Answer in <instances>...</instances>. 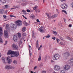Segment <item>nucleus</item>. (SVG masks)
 I'll return each instance as SVG.
<instances>
[{"label": "nucleus", "mask_w": 73, "mask_h": 73, "mask_svg": "<svg viewBox=\"0 0 73 73\" xmlns=\"http://www.w3.org/2000/svg\"><path fill=\"white\" fill-rule=\"evenodd\" d=\"M7 55H9V54H13L15 56H18L19 55V52L17 51L14 52L11 50H9L7 53Z\"/></svg>", "instance_id": "obj_1"}, {"label": "nucleus", "mask_w": 73, "mask_h": 73, "mask_svg": "<svg viewBox=\"0 0 73 73\" xmlns=\"http://www.w3.org/2000/svg\"><path fill=\"white\" fill-rule=\"evenodd\" d=\"M45 15H47L49 20H50L51 19H54V18H56L57 17V15L56 14H54L51 16H50V15L48 13H46Z\"/></svg>", "instance_id": "obj_2"}, {"label": "nucleus", "mask_w": 73, "mask_h": 73, "mask_svg": "<svg viewBox=\"0 0 73 73\" xmlns=\"http://www.w3.org/2000/svg\"><path fill=\"white\" fill-rule=\"evenodd\" d=\"M60 57V55L58 54H55L53 55V60H58Z\"/></svg>", "instance_id": "obj_3"}, {"label": "nucleus", "mask_w": 73, "mask_h": 73, "mask_svg": "<svg viewBox=\"0 0 73 73\" xmlns=\"http://www.w3.org/2000/svg\"><path fill=\"white\" fill-rule=\"evenodd\" d=\"M3 28L0 27V42H2L3 40H2V38L1 36H3V33L2 31H3Z\"/></svg>", "instance_id": "obj_4"}, {"label": "nucleus", "mask_w": 73, "mask_h": 73, "mask_svg": "<svg viewBox=\"0 0 73 73\" xmlns=\"http://www.w3.org/2000/svg\"><path fill=\"white\" fill-rule=\"evenodd\" d=\"M54 68V70H56V71H58V70L61 69L60 66L57 65H55Z\"/></svg>", "instance_id": "obj_5"}, {"label": "nucleus", "mask_w": 73, "mask_h": 73, "mask_svg": "<svg viewBox=\"0 0 73 73\" xmlns=\"http://www.w3.org/2000/svg\"><path fill=\"white\" fill-rule=\"evenodd\" d=\"M70 54L68 52H64L63 54V56L64 58H66L67 57H68Z\"/></svg>", "instance_id": "obj_6"}, {"label": "nucleus", "mask_w": 73, "mask_h": 73, "mask_svg": "<svg viewBox=\"0 0 73 73\" xmlns=\"http://www.w3.org/2000/svg\"><path fill=\"white\" fill-rule=\"evenodd\" d=\"M15 23L18 25V26H21L22 25L23 23L22 21L20 20H18L15 22Z\"/></svg>", "instance_id": "obj_7"}, {"label": "nucleus", "mask_w": 73, "mask_h": 73, "mask_svg": "<svg viewBox=\"0 0 73 73\" xmlns=\"http://www.w3.org/2000/svg\"><path fill=\"white\" fill-rule=\"evenodd\" d=\"M63 68L65 70H68L70 68V66L68 65H66L63 66Z\"/></svg>", "instance_id": "obj_8"}, {"label": "nucleus", "mask_w": 73, "mask_h": 73, "mask_svg": "<svg viewBox=\"0 0 73 73\" xmlns=\"http://www.w3.org/2000/svg\"><path fill=\"white\" fill-rule=\"evenodd\" d=\"M60 7L61 8L64 9L67 8L68 7V5H67L66 3H64L61 5Z\"/></svg>", "instance_id": "obj_9"}, {"label": "nucleus", "mask_w": 73, "mask_h": 73, "mask_svg": "<svg viewBox=\"0 0 73 73\" xmlns=\"http://www.w3.org/2000/svg\"><path fill=\"white\" fill-rule=\"evenodd\" d=\"M4 32V37H5V38H8V33L9 31H7V30H5Z\"/></svg>", "instance_id": "obj_10"}, {"label": "nucleus", "mask_w": 73, "mask_h": 73, "mask_svg": "<svg viewBox=\"0 0 73 73\" xmlns=\"http://www.w3.org/2000/svg\"><path fill=\"white\" fill-rule=\"evenodd\" d=\"M38 30L39 31H40V32H41V33H44V32H45V30L44 29V28H43L42 26H41L40 28H39Z\"/></svg>", "instance_id": "obj_11"}, {"label": "nucleus", "mask_w": 73, "mask_h": 73, "mask_svg": "<svg viewBox=\"0 0 73 73\" xmlns=\"http://www.w3.org/2000/svg\"><path fill=\"white\" fill-rule=\"evenodd\" d=\"M11 47L13 49H18V46L15 44H13L11 46Z\"/></svg>", "instance_id": "obj_12"}, {"label": "nucleus", "mask_w": 73, "mask_h": 73, "mask_svg": "<svg viewBox=\"0 0 73 73\" xmlns=\"http://www.w3.org/2000/svg\"><path fill=\"white\" fill-rule=\"evenodd\" d=\"M10 25L11 26V28L14 29H15L17 27L16 25L13 24H11Z\"/></svg>", "instance_id": "obj_13"}, {"label": "nucleus", "mask_w": 73, "mask_h": 73, "mask_svg": "<svg viewBox=\"0 0 73 73\" xmlns=\"http://www.w3.org/2000/svg\"><path fill=\"white\" fill-rule=\"evenodd\" d=\"M7 31L9 32L10 31V28H9V25L7 24L6 26V30Z\"/></svg>", "instance_id": "obj_14"}, {"label": "nucleus", "mask_w": 73, "mask_h": 73, "mask_svg": "<svg viewBox=\"0 0 73 73\" xmlns=\"http://www.w3.org/2000/svg\"><path fill=\"white\" fill-rule=\"evenodd\" d=\"M17 40V36L16 35H15L13 36V40L15 42H16Z\"/></svg>", "instance_id": "obj_15"}, {"label": "nucleus", "mask_w": 73, "mask_h": 73, "mask_svg": "<svg viewBox=\"0 0 73 73\" xmlns=\"http://www.w3.org/2000/svg\"><path fill=\"white\" fill-rule=\"evenodd\" d=\"M7 60L8 64H11L12 63V60L11 59H9V57L8 56L7 58Z\"/></svg>", "instance_id": "obj_16"}, {"label": "nucleus", "mask_w": 73, "mask_h": 73, "mask_svg": "<svg viewBox=\"0 0 73 73\" xmlns=\"http://www.w3.org/2000/svg\"><path fill=\"white\" fill-rule=\"evenodd\" d=\"M6 58H2V61L3 63V64H5L7 63V62H6Z\"/></svg>", "instance_id": "obj_17"}, {"label": "nucleus", "mask_w": 73, "mask_h": 73, "mask_svg": "<svg viewBox=\"0 0 73 73\" xmlns=\"http://www.w3.org/2000/svg\"><path fill=\"white\" fill-rule=\"evenodd\" d=\"M5 69H11V65H7L5 67Z\"/></svg>", "instance_id": "obj_18"}, {"label": "nucleus", "mask_w": 73, "mask_h": 73, "mask_svg": "<svg viewBox=\"0 0 73 73\" xmlns=\"http://www.w3.org/2000/svg\"><path fill=\"white\" fill-rule=\"evenodd\" d=\"M27 4H28V3H27V2H25L22 3L21 5H22V6H25V5H27Z\"/></svg>", "instance_id": "obj_19"}, {"label": "nucleus", "mask_w": 73, "mask_h": 73, "mask_svg": "<svg viewBox=\"0 0 73 73\" xmlns=\"http://www.w3.org/2000/svg\"><path fill=\"white\" fill-rule=\"evenodd\" d=\"M36 47L37 48H38L39 47V45H38V40H37L36 42Z\"/></svg>", "instance_id": "obj_20"}, {"label": "nucleus", "mask_w": 73, "mask_h": 73, "mask_svg": "<svg viewBox=\"0 0 73 73\" xmlns=\"http://www.w3.org/2000/svg\"><path fill=\"white\" fill-rule=\"evenodd\" d=\"M23 24L25 26H27V25H29L28 23H27L26 22V21H24L23 22Z\"/></svg>", "instance_id": "obj_21"}, {"label": "nucleus", "mask_w": 73, "mask_h": 73, "mask_svg": "<svg viewBox=\"0 0 73 73\" xmlns=\"http://www.w3.org/2000/svg\"><path fill=\"white\" fill-rule=\"evenodd\" d=\"M32 37L33 38H36L35 36V33L33 31L32 33Z\"/></svg>", "instance_id": "obj_22"}, {"label": "nucleus", "mask_w": 73, "mask_h": 73, "mask_svg": "<svg viewBox=\"0 0 73 73\" xmlns=\"http://www.w3.org/2000/svg\"><path fill=\"white\" fill-rule=\"evenodd\" d=\"M17 34L18 37L19 38H21V33H18Z\"/></svg>", "instance_id": "obj_23"}, {"label": "nucleus", "mask_w": 73, "mask_h": 73, "mask_svg": "<svg viewBox=\"0 0 73 73\" xmlns=\"http://www.w3.org/2000/svg\"><path fill=\"white\" fill-rule=\"evenodd\" d=\"M37 8H38V6H35L33 8V9L34 11H36L37 10Z\"/></svg>", "instance_id": "obj_24"}, {"label": "nucleus", "mask_w": 73, "mask_h": 73, "mask_svg": "<svg viewBox=\"0 0 73 73\" xmlns=\"http://www.w3.org/2000/svg\"><path fill=\"white\" fill-rule=\"evenodd\" d=\"M17 61L16 60H14L13 61V64L15 65H17Z\"/></svg>", "instance_id": "obj_25"}, {"label": "nucleus", "mask_w": 73, "mask_h": 73, "mask_svg": "<svg viewBox=\"0 0 73 73\" xmlns=\"http://www.w3.org/2000/svg\"><path fill=\"white\" fill-rule=\"evenodd\" d=\"M22 31L23 32H25L26 31V28L25 27H23L22 29Z\"/></svg>", "instance_id": "obj_26"}, {"label": "nucleus", "mask_w": 73, "mask_h": 73, "mask_svg": "<svg viewBox=\"0 0 73 73\" xmlns=\"http://www.w3.org/2000/svg\"><path fill=\"white\" fill-rule=\"evenodd\" d=\"M0 14H3V12H4V10L3 9H1L0 10Z\"/></svg>", "instance_id": "obj_27"}, {"label": "nucleus", "mask_w": 73, "mask_h": 73, "mask_svg": "<svg viewBox=\"0 0 73 73\" xmlns=\"http://www.w3.org/2000/svg\"><path fill=\"white\" fill-rule=\"evenodd\" d=\"M24 40L23 38H22L20 40V41H19V44H22V42L21 41L22 40Z\"/></svg>", "instance_id": "obj_28"}, {"label": "nucleus", "mask_w": 73, "mask_h": 73, "mask_svg": "<svg viewBox=\"0 0 73 73\" xmlns=\"http://www.w3.org/2000/svg\"><path fill=\"white\" fill-rule=\"evenodd\" d=\"M15 69V67L14 66H11L10 69Z\"/></svg>", "instance_id": "obj_29"}, {"label": "nucleus", "mask_w": 73, "mask_h": 73, "mask_svg": "<svg viewBox=\"0 0 73 73\" xmlns=\"http://www.w3.org/2000/svg\"><path fill=\"white\" fill-rule=\"evenodd\" d=\"M60 72V73H65V71L64 70H61Z\"/></svg>", "instance_id": "obj_30"}, {"label": "nucleus", "mask_w": 73, "mask_h": 73, "mask_svg": "<svg viewBox=\"0 0 73 73\" xmlns=\"http://www.w3.org/2000/svg\"><path fill=\"white\" fill-rule=\"evenodd\" d=\"M50 35H47L45 37H46V38H49L50 37Z\"/></svg>", "instance_id": "obj_31"}, {"label": "nucleus", "mask_w": 73, "mask_h": 73, "mask_svg": "<svg viewBox=\"0 0 73 73\" xmlns=\"http://www.w3.org/2000/svg\"><path fill=\"white\" fill-rule=\"evenodd\" d=\"M30 17L31 19H34V18H35V16H34V15L32 14L31 16Z\"/></svg>", "instance_id": "obj_32"}, {"label": "nucleus", "mask_w": 73, "mask_h": 73, "mask_svg": "<svg viewBox=\"0 0 73 73\" xmlns=\"http://www.w3.org/2000/svg\"><path fill=\"white\" fill-rule=\"evenodd\" d=\"M62 11L63 12H64L65 13L66 15H67V13H66V11L62 10Z\"/></svg>", "instance_id": "obj_33"}, {"label": "nucleus", "mask_w": 73, "mask_h": 73, "mask_svg": "<svg viewBox=\"0 0 73 73\" xmlns=\"http://www.w3.org/2000/svg\"><path fill=\"white\" fill-rule=\"evenodd\" d=\"M69 63H70V62H73V59H70V60H69Z\"/></svg>", "instance_id": "obj_34"}, {"label": "nucleus", "mask_w": 73, "mask_h": 73, "mask_svg": "<svg viewBox=\"0 0 73 73\" xmlns=\"http://www.w3.org/2000/svg\"><path fill=\"white\" fill-rule=\"evenodd\" d=\"M22 35L23 36H26V35H27V34H26V33H22Z\"/></svg>", "instance_id": "obj_35"}, {"label": "nucleus", "mask_w": 73, "mask_h": 73, "mask_svg": "<svg viewBox=\"0 0 73 73\" xmlns=\"http://www.w3.org/2000/svg\"><path fill=\"white\" fill-rule=\"evenodd\" d=\"M7 3V0H4L2 2L3 4H5Z\"/></svg>", "instance_id": "obj_36"}, {"label": "nucleus", "mask_w": 73, "mask_h": 73, "mask_svg": "<svg viewBox=\"0 0 73 73\" xmlns=\"http://www.w3.org/2000/svg\"><path fill=\"white\" fill-rule=\"evenodd\" d=\"M41 56H39V57L38 58V61H41Z\"/></svg>", "instance_id": "obj_37"}, {"label": "nucleus", "mask_w": 73, "mask_h": 73, "mask_svg": "<svg viewBox=\"0 0 73 73\" xmlns=\"http://www.w3.org/2000/svg\"><path fill=\"white\" fill-rule=\"evenodd\" d=\"M10 17H15V18H16V17L15 16H13V15H10Z\"/></svg>", "instance_id": "obj_38"}, {"label": "nucleus", "mask_w": 73, "mask_h": 73, "mask_svg": "<svg viewBox=\"0 0 73 73\" xmlns=\"http://www.w3.org/2000/svg\"><path fill=\"white\" fill-rule=\"evenodd\" d=\"M29 4H34V2L31 1L29 2Z\"/></svg>", "instance_id": "obj_39"}, {"label": "nucleus", "mask_w": 73, "mask_h": 73, "mask_svg": "<svg viewBox=\"0 0 73 73\" xmlns=\"http://www.w3.org/2000/svg\"><path fill=\"white\" fill-rule=\"evenodd\" d=\"M5 8H8V6L7 5H5Z\"/></svg>", "instance_id": "obj_40"}, {"label": "nucleus", "mask_w": 73, "mask_h": 73, "mask_svg": "<svg viewBox=\"0 0 73 73\" xmlns=\"http://www.w3.org/2000/svg\"><path fill=\"white\" fill-rule=\"evenodd\" d=\"M53 33L54 35H57V32L54 31L53 32Z\"/></svg>", "instance_id": "obj_41"}, {"label": "nucleus", "mask_w": 73, "mask_h": 73, "mask_svg": "<svg viewBox=\"0 0 73 73\" xmlns=\"http://www.w3.org/2000/svg\"><path fill=\"white\" fill-rule=\"evenodd\" d=\"M40 11L39 9H37L36 10V13H38V12H40Z\"/></svg>", "instance_id": "obj_42"}, {"label": "nucleus", "mask_w": 73, "mask_h": 73, "mask_svg": "<svg viewBox=\"0 0 73 73\" xmlns=\"http://www.w3.org/2000/svg\"><path fill=\"white\" fill-rule=\"evenodd\" d=\"M22 12L23 13V14H25L26 13V11L24 10H22Z\"/></svg>", "instance_id": "obj_43"}, {"label": "nucleus", "mask_w": 73, "mask_h": 73, "mask_svg": "<svg viewBox=\"0 0 73 73\" xmlns=\"http://www.w3.org/2000/svg\"><path fill=\"white\" fill-rule=\"evenodd\" d=\"M67 39H68L69 40H71V38H70V37H69V36H67Z\"/></svg>", "instance_id": "obj_44"}, {"label": "nucleus", "mask_w": 73, "mask_h": 73, "mask_svg": "<svg viewBox=\"0 0 73 73\" xmlns=\"http://www.w3.org/2000/svg\"><path fill=\"white\" fill-rule=\"evenodd\" d=\"M52 38L53 39V40H56V37L54 36H53L52 37Z\"/></svg>", "instance_id": "obj_45"}, {"label": "nucleus", "mask_w": 73, "mask_h": 73, "mask_svg": "<svg viewBox=\"0 0 73 73\" xmlns=\"http://www.w3.org/2000/svg\"><path fill=\"white\" fill-rule=\"evenodd\" d=\"M56 41H57V42L58 43L59 42V41H60V40L58 38H57L56 39Z\"/></svg>", "instance_id": "obj_46"}, {"label": "nucleus", "mask_w": 73, "mask_h": 73, "mask_svg": "<svg viewBox=\"0 0 73 73\" xmlns=\"http://www.w3.org/2000/svg\"><path fill=\"white\" fill-rule=\"evenodd\" d=\"M70 64L71 65H72V66H73V61L72 62H71L70 63Z\"/></svg>", "instance_id": "obj_47"}, {"label": "nucleus", "mask_w": 73, "mask_h": 73, "mask_svg": "<svg viewBox=\"0 0 73 73\" xmlns=\"http://www.w3.org/2000/svg\"><path fill=\"white\" fill-rule=\"evenodd\" d=\"M41 73H46V71L44 70L42 71Z\"/></svg>", "instance_id": "obj_48"}, {"label": "nucleus", "mask_w": 73, "mask_h": 73, "mask_svg": "<svg viewBox=\"0 0 73 73\" xmlns=\"http://www.w3.org/2000/svg\"><path fill=\"white\" fill-rule=\"evenodd\" d=\"M7 42H8V41H7V40L5 41V44H4V45H6V44H7Z\"/></svg>", "instance_id": "obj_49"}, {"label": "nucleus", "mask_w": 73, "mask_h": 73, "mask_svg": "<svg viewBox=\"0 0 73 73\" xmlns=\"http://www.w3.org/2000/svg\"><path fill=\"white\" fill-rule=\"evenodd\" d=\"M60 44L61 45H65V44H64L63 42H60Z\"/></svg>", "instance_id": "obj_50"}, {"label": "nucleus", "mask_w": 73, "mask_h": 73, "mask_svg": "<svg viewBox=\"0 0 73 73\" xmlns=\"http://www.w3.org/2000/svg\"><path fill=\"white\" fill-rule=\"evenodd\" d=\"M37 66H35L34 68V70H35V69H36V68H37Z\"/></svg>", "instance_id": "obj_51"}, {"label": "nucleus", "mask_w": 73, "mask_h": 73, "mask_svg": "<svg viewBox=\"0 0 73 73\" xmlns=\"http://www.w3.org/2000/svg\"><path fill=\"white\" fill-rule=\"evenodd\" d=\"M27 12H30V10L29 9L27 10Z\"/></svg>", "instance_id": "obj_52"}, {"label": "nucleus", "mask_w": 73, "mask_h": 73, "mask_svg": "<svg viewBox=\"0 0 73 73\" xmlns=\"http://www.w3.org/2000/svg\"><path fill=\"white\" fill-rule=\"evenodd\" d=\"M36 21L38 23H39V22H40V21L38 19L36 20Z\"/></svg>", "instance_id": "obj_53"}, {"label": "nucleus", "mask_w": 73, "mask_h": 73, "mask_svg": "<svg viewBox=\"0 0 73 73\" xmlns=\"http://www.w3.org/2000/svg\"><path fill=\"white\" fill-rule=\"evenodd\" d=\"M69 28H70V27H72V25H71L70 24L69 25Z\"/></svg>", "instance_id": "obj_54"}, {"label": "nucleus", "mask_w": 73, "mask_h": 73, "mask_svg": "<svg viewBox=\"0 0 73 73\" xmlns=\"http://www.w3.org/2000/svg\"><path fill=\"white\" fill-rule=\"evenodd\" d=\"M3 17H4V18H6V15H3Z\"/></svg>", "instance_id": "obj_55"}, {"label": "nucleus", "mask_w": 73, "mask_h": 73, "mask_svg": "<svg viewBox=\"0 0 73 73\" xmlns=\"http://www.w3.org/2000/svg\"><path fill=\"white\" fill-rule=\"evenodd\" d=\"M29 53H30V56H32V53H30V50H29Z\"/></svg>", "instance_id": "obj_56"}, {"label": "nucleus", "mask_w": 73, "mask_h": 73, "mask_svg": "<svg viewBox=\"0 0 73 73\" xmlns=\"http://www.w3.org/2000/svg\"><path fill=\"white\" fill-rule=\"evenodd\" d=\"M14 57V55H13V54H11V57Z\"/></svg>", "instance_id": "obj_57"}, {"label": "nucleus", "mask_w": 73, "mask_h": 73, "mask_svg": "<svg viewBox=\"0 0 73 73\" xmlns=\"http://www.w3.org/2000/svg\"><path fill=\"white\" fill-rule=\"evenodd\" d=\"M66 19H64V20L65 23H66Z\"/></svg>", "instance_id": "obj_58"}, {"label": "nucleus", "mask_w": 73, "mask_h": 73, "mask_svg": "<svg viewBox=\"0 0 73 73\" xmlns=\"http://www.w3.org/2000/svg\"><path fill=\"white\" fill-rule=\"evenodd\" d=\"M5 18H4V21H7V20Z\"/></svg>", "instance_id": "obj_59"}, {"label": "nucleus", "mask_w": 73, "mask_h": 73, "mask_svg": "<svg viewBox=\"0 0 73 73\" xmlns=\"http://www.w3.org/2000/svg\"><path fill=\"white\" fill-rule=\"evenodd\" d=\"M30 72H31V73H33V72H34L32 71H31Z\"/></svg>", "instance_id": "obj_60"}, {"label": "nucleus", "mask_w": 73, "mask_h": 73, "mask_svg": "<svg viewBox=\"0 0 73 73\" xmlns=\"http://www.w3.org/2000/svg\"><path fill=\"white\" fill-rule=\"evenodd\" d=\"M65 1L64 0H61V1L62 2L63 1Z\"/></svg>", "instance_id": "obj_61"}, {"label": "nucleus", "mask_w": 73, "mask_h": 73, "mask_svg": "<svg viewBox=\"0 0 73 73\" xmlns=\"http://www.w3.org/2000/svg\"><path fill=\"white\" fill-rule=\"evenodd\" d=\"M53 73H57V72H56L54 71V72H53Z\"/></svg>", "instance_id": "obj_62"}, {"label": "nucleus", "mask_w": 73, "mask_h": 73, "mask_svg": "<svg viewBox=\"0 0 73 73\" xmlns=\"http://www.w3.org/2000/svg\"><path fill=\"white\" fill-rule=\"evenodd\" d=\"M29 47L30 48H31V46L30 45L29 46Z\"/></svg>", "instance_id": "obj_63"}, {"label": "nucleus", "mask_w": 73, "mask_h": 73, "mask_svg": "<svg viewBox=\"0 0 73 73\" xmlns=\"http://www.w3.org/2000/svg\"><path fill=\"white\" fill-rule=\"evenodd\" d=\"M14 9V8H11V9Z\"/></svg>", "instance_id": "obj_64"}]
</instances>
